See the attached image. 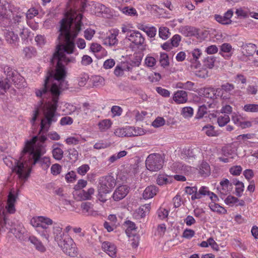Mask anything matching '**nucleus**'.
I'll list each match as a JSON object with an SVG mask.
<instances>
[{"mask_svg":"<svg viewBox=\"0 0 258 258\" xmlns=\"http://www.w3.org/2000/svg\"><path fill=\"white\" fill-rule=\"evenodd\" d=\"M180 40L181 37L179 35L176 34L173 36L170 41L173 46L177 47Z\"/></svg>","mask_w":258,"mask_h":258,"instance_id":"e2e57ef3","label":"nucleus"},{"mask_svg":"<svg viewBox=\"0 0 258 258\" xmlns=\"http://www.w3.org/2000/svg\"><path fill=\"white\" fill-rule=\"evenodd\" d=\"M173 99L177 104L185 103L187 100V93L183 90L177 91L174 93Z\"/></svg>","mask_w":258,"mask_h":258,"instance_id":"aec40b11","label":"nucleus"},{"mask_svg":"<svg viewBox=\"0 0 258 258\" xmlns=\"http://www.w3.org/2000/svg\"><path fill=\"white\" fill-rule=\"evenodd\" d=\"M61 170V166L58 164H54L51 166V173L53 175H57L59 174Z\"/></svg>","mask_w":258,"mask_h":258,"instance_id":"8fccbe9b","label":"nucleus"},{"mask_svg":"<svg viewBox=\"0 0 258 258\" xmlns=\"http://www.w3.org/2000/svg\"><path fill=\"white\" fill-rule=\"evenodd\" d=\"M223 152L224 153V155L225 157H220L218 158V160L220 161L223 162L224 163H227L229 162L230 159H233V156H231L232 155L231 153H226V149H223Z\"/></svg>","mask_w":258,"mask_h":258,"instance_id":"de8ad7c7","label":"nucleus"},{"mask_svg":"<svg viewBox=\"0 0 258 258\" xmlns=\"http://www.w3.org/2000/svg\"><path fill=\"white\" fill-rule=\"evenodd\" d=\"M242 168L240 166H235L231 167L230 169V173L234 175H239L241 173Z\"/></svg>","mask_w":258,"mask_h":258,"instance_id":"680f3d73","label":"nucleus"},{"mask_svg":"<svg viewBox=\"0 0 258 258\" xmlns=\"http://www.w3.org/2000/svg\"><path fill=\"white\" fill-rule=\"evenodd\" d=\"M256 47V45L252 43H249L246 45L243 48L246 51L245 54L248 56L252 55L255 51Z\"/></svg>","mask_w":258,"mask_h":258,"instance_id":"a19ab883","label":"nucleus"},{"mask_svg":"<svg viewBox=\"0 0 258 258\" xmlns=\"http://www.w3.org/2000/svg\"><path fill=\"white\" fill-rule=\"evenodd\" d=\"M87 184V181L84 179H80L78 180L77 184L74 186V189L76 190H80L85 187Z\"/></svg>","mask_w":258,"mask_h":258,"instance_id":"603ef678","label":"nucleus"},{"mask_svg":"<svg viewBox=\"0 0 258 258\" xmlns=\"http://www.w3.org/2000/svg\"><path fill=\"white\" fill-rule=\"evenodd\" d=\"M83 195L82 196V199L84 200H90L91 199V196L94 193V189L93 188H90L88 189L87 191H85L83 190L81 191ZM81 194V193H80Z\"/></svg>","mask_w":258,"mask_h":258,"instance_id":"79ce46f5","label":"nucleus"},{"mask_svg":"<svg viewBox=\"0 0 258 258\" xmlns=\"http://www.w3.org/2000/svg\"><path fill=\"white\" fill-rule=\"evenodd\" d=\"M8 229H10L15 236L20 241H25L27 239L26 229L22 225L20 224H14L12 222V226Z\"/></svg>","mask_w":258,"mask_h":258,"instance_id":"9d476101","label":"nucleus"},{"mask_svg":"<svg viewBox=\"0 0 258 258\" xmlns=\"http://www.w3.org/2000/svg\"><path fill=\"white\" fill-rule=\"evenodd\" d=\"M10 79H8V73L6 74V78L0 81V89L6 92L11 87Z\"/></svg>","mask_w":258,"mask_h":258,"instance_id":"f704fd0d","label":"nucleus"},{"mask_svg":"<svg viewBox=\"0 0 258 258\" xmlns=\"http://www.w3.org/2000/svg\"><path fill=\"white\" fill-rule=\"evenodd\" d=\"M231 184H230L229 181L227 179L220 182V187H218L219 189L221 194L224 195H227L231 190Z\"/></svg>","mask_w":258,"mask_h":258,"instance_id":"4be33fe9","label":"nucleus"},{"mask_svg":"<svg viewBox=\"0 0 258 258\" xmlns=\"http://www.w3.org/2000/svg\"><path fill=\"white\" fill-rule=\"evenodd\" d=\"M23 53L27 58H31L34 55L33 48L32 47H26L23 49Z\"/></svg>","mask_w":258,"mask_h":258,"instance_id":"bf43d9fd","label":"nucleus"},{"mask_svg":"<svg viewBox=\"0 0 258 258\" xmlns=\"http://www.w3.org/2000/svg\"><path fill=\"white\" fill-rule=\"evenodd\" d=\"M202 131L209 137H214L217 136V133L214 130V127L213 125H205L203 127Z\"/></svg>","mask_w":258,"mask_h":258,"instance_id":"473e14b6","label":"nucleus"},{"mask_svg":"<svg viewBox=\"0 0 258 258\" xmlns=\"http://www.w3.org/2000/svg\"><path fill=\"white\" fill-rule=\"evenodd\" d=\"M31 224L37 229V231L40 235L49 241V226L53 224V221L49 218L39 216L33 218L31 220Z\"/></svg>","mask_w":258,"mask_h":258,"instance_id":"7ed1b4c3","label":"nucleus"},{"mask_svg":"<svg viewBox=\"0 0 258 258\" xmlns=\"http://www.w3.org/2000/svg\"><path fill=\"white\" fill-rule=\"evenodd\" d=\"M117 178L111 175H107L102 177L99 180V185L98 186V195L99 200L104 202L106 200H101L104 194L109 192L116 184Z\"/></svg>","mask_w":258,"mask_h":258,"instance_id":"20e7f679","label":"nucleus"},{"mask_svg":"<svg viewBox=\"0 0 258 258\" xmlns=\"http://www.w3.org/2000/svg\"><path fill=\"white\" fill-rule=\"evenodd\" d=\"M88 7H90V11H92L98 16L101 14H105L107 16L110 15L109 8L102 4L92 1L89 3H86L83 5L84 8H87Z\"/></svg>","mask_w":258,"mask_h":258,"instance_id":"0eeeda50","label":"nucleus"},{"mask_svg":"<svg viewBox=\"0 0 258 258\" xmlns=\"http://www.w3.org/2000/svg\"><path fill=\"white\" fill-rule=\"evenodd\" d=\"M194 113L193 109L190 107H185L182 108V114L185 117H190Z\"/></svg>","mask_w":258,"mask_h":258,"instance_id":"49530a36","label":"nucleus"},{"mask_svg":"<svg viewBox=\"0 0 258 258\" xmlns=\"http://www.w3.org/2000/svg\"><path fill=\"white\" fill-rule=\"evenodd\" d=\"M218 51V48L215 45H212L208 47L206 49V51L208 54H213L217 53Z\"/></svg>","mask_w":258,"mask_h":258,"instance_id":"774afa93","label":"nucleus"},{"mask_svg":"<svg viewBox=\"0 0 258 258\" xmlns=\"http://www.w3.org/2000/svg\"><path fill=\"white\" fill-rule=\"evenodd\" d=\"M190 53L192 56V58L191 60L190 67L192 69H198L200 67L201 64L198 59L202 55L201 50L198 48L195 49Z\"/></svg>","mask_w":258,"mask_h":258,"instance_id":"dca6fc26","label":"nucleus"},{"mask_svg":"<svg viewBox=\"0 0 258 258\" xmlns=\"http://www.w3.org/2000/svg\"><path fill=\"white\" fill-rule=\"evenodd\" d=\"M119 33L118 30H114L112 32H110L107 34L103 39V44L105 45L109 46H116L118 43V40L117 38Z\"/></svg>","mask_w":258,"mask_h":258,"instance_id":"ddd939ff","label":"nucleus"},{"mask_svg":"<svg viewBox=\"0 0 258 258\" xmlns=\"http://www.w3.org/2000/svg\"><path fill=\"white\" fill-rule=\"evenodd\" d=\"M29 240L35 246L37 250L41 252H43L46 250V248L42 244V242L35 236H30L29 237Z\"/></svg>","mask_w":258,"mask_h":258,"instance_id":"393cba45","label":"nucleus"},{"mask_svg":"<svg viewBox=\"0 0 258 258\" xmlns=\"http://www.w3.org/2000/svg\"><path fill=\"white\" fill-rule=\"evenodd\" d=\"M66 78L64 73L61 76L47 75L43 87L36 90L35 93L37 97L45 98L50 93L53 97L51 101L43 106L44 118L41 121V128L39 132V134L41 135L39 141L37 136H35L30 141H26L19 160H16L14 165L11 167L12 171L16 173L22 181H25L29 177L30 165L39 163L42 166L44 165V167L47 169L50 165L49 157L41 158V155L45 153L42 144L47 140V137L43 134L47 133L51 123L56 121L55 115L58 96L62 91L68 87Z\"/></svg>","mask_w":258,"mask_h":258,"instance_id":"f257e3e1","label":"nucleus"},{"mask_svg":"<svg viewBox=\"0 0 258 258\" xmlns=\"http://www.w3.org/2000/svg\"><path fill=\"white\" fill-rule=\"evenodd\" d=\"M90 167L87 164H84L78 168V173L82 175H85L89 170Z\"/></svg>","mask_w":258,"mask_h":258,"instance_id":"6e6d98bb","label":"nucleus"},{"mask_svg":"<svg viewBox=\"0 0 258 258\" xmlns=\"http://www.w3.org/2000/svg\"><path fill=\"white\" fill-rule=\"evenodd\" d=\"M58 245L67 254L74 256L76 253L75 244L73 239L69 235H66L63 239L59 241Z\"/></svg>","mask_w":258,"mask_h":258,"instance_id":"423d86ee","label":"nucleus"},{"mask_svg":"<svg viewBox=\"0 0 258 258\" xmlns=\"http://www.w3.org/2000/svg\"><path fill=\"white\" fill-rule=\"evenodd\" d=\"M78 1L69 0L67 4L70 10L66 13V17L60 22V33L58 36L59 43L51 58V63L53 64L56 63V68L54 71L49 72L47 75L61 76L64 73L66 77L67 71L64 64H68L74 60V58L67 57L65 53L72 54L74 52L75 48L74 39L82 25V14L74 12L72 8Z\"/></svg>","mask_w":258,"mask_h":258,"instance_id":"f03ea898","label":"nucleus"},{"mask_svg":"<svg viewBox=\"0 0 258 258\" xmlns=\"http://www.w3.org/2000/svg\"><path fill=\"white\" fill-rule=\"evenodd\" d=\"M201 93L207 98H212L214 96V90L213 88H211L201 89Z\"/></svg>","mask_w":258,"mask_h":258,"instance_id":"37998d69","label":"nucleus"},{"mask_svg":"<svg viewBox=\"0 0 258 258\" xmlns=\"http://www.w3.org/2000/svg\"><path fill=\"white\" fill-rule=\"evenodd\" d=\"M23 16L21 14L19 15L16 14L15 17L14 16V24L13 26V28L17 32L20 31L19 34L21 36L24 34L25 30L24 26V22L22 20V17H23Z\"/></svg>","mask_w":258,"mask_h":258,"instance_id":"2eb2a0df","label":"nucleus"},{"mask_svg":"<svg viewBox=\"0 0 258 258\" xmlns=\"http://www.w3.org/2000/svg\"><path fill=\"white\" fill-rule=\"evenodd\" d=\"M82 213L87 216L93 215L95 212L93 210L92 205L89 202L82 203L81 205Z\"/></svg>","mask_w":258,"mask_h":258,"instance_id":"b1692460","label":"nucleus"},{"mask_svg":"<svg viewBox=\"0 0 258 258\" xmlns=\"http://www.w3.org/2000/svg\"><path fill=\"white\" fill-rule=\"evenodd\" d=\"M17 198L18 195L15 193L14 189H11L8 196L7 202L6 206L7 212L9 214H14L15 212L16 209L15 204L16 202V199Z\"/></svg>","mask_w":258,"mask_h":258,"instance_id":"f8f14e48","label":"nucleus"},{"mask_svg":"<svg viewBox=\"0 0 258 258\" xmlns=\"http://www.w3.org/2000/svg\"><path fill=\"white\" fill-rule=\"evenodd\" d=\"M231 49H232V46L229 43H225L222 44L220 46V50L221 51H222L223 52H226V53L230 52L231 51Z\"/></svg>","mask_w":258,"mask_h":258,"instance_id":"69168bd1","label":"nucleus"},{"mask_svg":"<svg viewBox=\"0 0 258 258\" xmlns=\"http://www.w3.org/2000/svg\"><path fill=\"white\" fill-rule=\"evenodd\" d=\"M129 190L130 188L127 185H120L115 189L112 197L114 201H119L125 197Z\"/></svg>","mask_w":258,"mask_h":258,"instance_id":"4468645a","label":"nucleus"},{"mask_svg":"<svg viewBox=\"0 0 258 258\" xmlns=\"http://www.w3.org/2000/svg\"><path fill=\"white\" fill-rule=\"evenodd\" d=\"M116 8L120 11L123 14L127 16H135L137 15V11L135 9L129 7H116Z\"/></svg>","mask_w":258,"mask_h":258,"instance_id":"bb28decb","label":"nucleus"},{"mask_svg":"<svg viewBox=\"0 0 258 258\" xmlns=\"http://www.w3.org/2000/svg\"><path fill=\"white\" fill-rule=\"evenodd\" d=\"M200 194H202V196L208 195L213 201H216L218 199L217 196L212 192H211L206 186H202L200 188Z\"/></svg>","mask_w":258,"mask_h":258,"instance_id":"c756f323","label":"nucleus"},{"mask_svg":"<svg viewBox=\"0 0 258 258\" xmlns=\"http://www.w3.org/2000/svg\"><path fill=\"white\" fill-rule=\"evenodd\" d=\"M53 234L55 241L57 243L61 241L66 235L62 231V228L58 226H54L53 227Z\"/></svg>","mask_w":258,"mask_h":258,"instance_id":"5701e85b","label":"nucleus"},{"mask_svg":"<svg viewBox=\"0 0 258 258\" xmlns=\"http://www.w3.org/2000/svg\"><path fill=\"white\" fill-rule=\"evenodd\" d=\"M230 121L228 115L222 113L217 118V122L220 126H224Z\"/></svg>","mask_w":258,"mask_h":258,"instance_id":"2f4dec72","label":"nucleus"},{"mask_svg":"<svg viewBox=\"0 0 258 258\" xmlns=\"http://www.w3.org/2000/svg\"><path fill=\"white\" fill-rule=\"evenodd\" d=\"M165 124V120L162 117H157L153 122L152 125L155 127H158Z\"/></svg>","mask_w":258,"mask_h":258,"instance_id":"4d7b16f0","label":"nucleus"},{"mask_svg":"<svg viewBox=\"0 0 258 258\" xmlns=\"http://www.w3.org/2000/svg\"><path fill=\"white\" fill-rule=\"evenodd\" d=\"M110 146V143L104 142L103 141H100L96 143L94 145V148L96 149L100 150L102 149H105Z\"/></svg>","mask_w":258,"mask_h":258,"instance_id":"5fc2aeb1","label":"nucleus"},{"mask_svg":"<svg viewBox=\"0 0 258 258\" xmlns=\"http://www.w3.org/2000/svg\"><path fill=\"white\" fill-rule=\"evenodd\" d=\"M163 159L159 154H151L146 160V168L151 171H157L163 167Z\"/></svg>","mask_w":258,"mask_h":258,"instance_id":"39448f33","label":"nucleus"},{"mask_svg":"<svg viewBox=\"0 0 258 258\" xmlns=\"http://www.w3.org/2000/svg\"><path fill=\"white\" fill-rule=\"evenodd\" d=\"M56 145H60V144L56 143L52 146V154L55 159L60 160L63 157V152L60 148L56 147Z\"/></svg>","mask_w":258,"mask_h":258,"instance_id":"a878e982","label":"nucleus"},{"mask_svg":"<svg viewBox=\"0 0 258 258\" xmlns=\"http://www.w3.org/2000/svg\"><path fill=\"white\" fill-rule=\"evenodd\" d=\"M195 234V231L191 229H186L183 232L182 236L187 239L192 237Z\"/></svg>","mask_w":258,"mask_h":258,"instance_id":"13d9d810","label":"nucleus"},{"mask_svg":"<svg viewBox=\"0 0 258 258\" xmlns=\"http://www.w3.org/2000/svg\"><path fill=\"white\" fill-rule=\"evenodd\" d=\"M235 88L234 85L232 84H230L229 83H226L224 84H223L221 86V89L226 92L230 93L232 91H233Z\"/></svg>","mask_w":258,"mask_h":258,"instance_id":"3c124183","label":"nucleus"},{"mask_svg":"<svg viewBox=\"0 0 258 258\" xmlns=\"http://www.w3.org/2000/svg\"><path fill=\"white\" fill-rule=\"evenodd\" d=\"M150 209V204H145L141 206L138 210V214L141 217H144L148 214Z\"/></svg>","mask_w":258,"mask_h":258,"instance_id":"4c0bfd02","label":"nucleus"},{"mask_svg":"<svg viewBox=\"0 0 258 258\" xmlns=\"http://www.w3.org/2000/svg\"><path fill=\"white\" fill-rule=\"evenodd\" d=\"M17 10L18 9L14 5L7 2L1 3V0H0V17H11L10 13H12L14 15V13L17 12Z\"/></svg>","mask_w":258,"mask_h":258,"instance_id":"9b49d317","label":"nucleus"},{"mask_svg":"<svg viewBox=\"0 0 258 258\" xmlns=\"http://www.w3.org/2000/svg\"><path fill=\"white\" fill-rule=\"evenodd\" d=\"M159 191V189L155 185L147 186L143 193V197L144 199H149L153 198Z\"/></svg>","mask_w":258,"mask_h":258,"instance_id":"a211bd4d","label":"nucleus"},{"mask_svg":"<svg viewBox=\"0 0 258 258\" xmlns=\"http://www.w3.org/2000/svg\"><path fill=\"white\" fill-rule=\"evenodd\" d=\"M115 63V61L113 59H108L104 61L103 67L105 69H109L114 67Z\"/></svg>","mask_w":258,"mask_h":258,"instance_id":"052dcab7","label":"nucleus"},{"mask_svg":"<svg viewBox=\"0 0 258 258\" xmlns=\"http://www.w3.org/2000/svg\"><path fill=\"white\" fill-rule=\"evenodd\" d=\"M200 173L203 176H207L210 173V167L206 162H203L200 167Z\"/></svg>","mask_w":258,"mask_h":258,"instance_id":"7c9ffc66","label":"nucleus"},{"mask_svg":"<svg viewBox=\"0 0 258 258\" xmlns=\"http://www.w3.org/2000/svg\"><path fill=\"white\" fill-rule=\"evenodd\" d=\"M209 207L211 210L214 212H217L219 213H224L226 212V210L224 208L214 202L210 203Z\"/></svg>","mask_w":258,"mask_h":258,"instance_id":"c9c22d12","label":"nucleus"},{"mask_svg":"<svg viewBox=\"0 0 258 258\" xmlns=\"http://www.w3.org/2000/svg\"><path fill=\"white\" fill-rule=\"evenodd\" d=\"M70 159L76 161L78 158V152L74 148L68 150Z\"/></svg>","mask_w":258,"mask_h":258,"instance_id":"864d4df0","label":"nucleus"},{"mask_svg":"<svg viewBox=\"0 0 258 258\" xmlns=\"http://www.w3.org/2000/svg\"><path fill=\"white\" fill-rule=\"evenodd\" d=\"M207 113V108L205 105H202L199 107L198 112L197 113V118H201L203 117V116Z\"/></svg>","mask_w":258,"mask_h":258,"instance_id":"0e129e2a","label":"nucleus"},{"mask_svg":"<svg viewBox=\"0 0 258 258\" xmlns=\"http://www.w3.org/2000/svg\"><path fill=\"white\" fill-rule=\"evenodd\" d=\"M160 63L161 66L165 67L169 66V62L168 60V56L167 54L165 53H161L160 57Z\"/></svg>","mask_w":258,"mask_h":258,"instance_id":"c03bdc74","label":"nucleus"},{"mask_svg":"<svg viewBox=\"0 0 258 258\" xmlns=\"http://www.w3.org/2000/svg\"><path fill=\"white\" fill-rule=\"evenodd\" d=\"M170 34L169 30L167 27H161L159 28V35L162 39H167L169 37Z\"/></svg>","mask_w":258,"mask_h":258,"instance_id":"72a5a7b5","label":"nucleus"},{"mask_svg":"<svg viewBox=\"0 0 258 258\" xmlns=\"http://www.w3.org/2000/svg\"><path fill=\"white\" fill-rule=\"evenodd\" d=\"M180 31L185 36H194L197 33L196 30L194 27L188 26L181 28Z\"/></svg>","mask_w":258,"mask_h":258,"instance_id":"cd10ccee","label":"nucleus"},{"mask_svg":"<svg viewBox=\"0 0 258 258\" xmlns=\"http://www.w3.org/2000/svg\"><path fill=\"white\" fill-rule=\"evenodd\" d=\"M112 122L109 119H103L98 123L99 129L100 132H104L110 128Z\"/></svg>","mask_w":258,"mask_h":258,"instance_id":"c85d7f7f","label":"nucleus"},{"mask_svg":"<svg viewBox=\"0 0 258 258\" xmlns=\"http://www.w3.org/2000/svg\"><path fill=\"white\" fill-rule=\"evenodd\" d=\"M215 61V57L213 56H207L204 59V65L206 67L212 69L214 66V62Z\"/></svg>","mask_w":258,"mask_h":258,"instance_id":"58836bf2","label":"nucleus"},{"mask_svg":"<svg viewBox=\"0 0 258 258\" xmlns=\"http://www.w3.org/2000/svg\"><path fill=\"white\" fill-rule=\"evenodd\" d=\"M124 132L125 137L142 136L145 134V132L142 128L133 126L124 127Z\"/></svg>","mask_w":258,"mask_h":258,"instance_id":"f3484780","label":"nucleus"},{"mask_svg":"<svg viewBox=\"0 0 258 258\" xmlns=\"http://www.w3.org/2000/svg\"><path fill=\"white\" fill-rule=\"evenodd\" d=\"M170 182L167 176L164 174L159 175L157 179V183L159 185L166 184Z\"/></svg>","mask_w":258,"mask_h":258,"instance_id":"ea45409f","label":"nucleus"},{"mask_svg":"<svg viewBox=\"0 0 258 258\" xmlns=\"http://www.w3.org/2000/svg\"><path fill=\"white\" fill-rule=\"evenodd\" d=\"M243 110L246 112H257L258 104H247L243 107Z\"/></svg>","mask_w":258,"mask_h":258,"instance_id":"e433bc0d","label":"nucleus"},{"mask_svg":"<svg viewBox=\"0 0 258 258\" xmlns=\"http://www.w3.org/2000/svg\"><path fill=\"white\" fill-rule=\"evenodd\" d=\"M5 38L8 43L14 46L17 45L19 39L18 35L11 31H7L5 33Z\"/></svg>","mask_w":258,"mask_h":258,"instance_id":"412c9836","label":"nucleus"},{"mask_svg":"<svg viewBox=\"0 0 258 258\" xmlns=\"http://www.w3.org/2000/svg\"><path fill=\"white\" fill-rule=\"evenodd\" d=\"M215 19L218 22L222 24L226 25L229 24L231 23V20H228L224 17V16H222L219 15H215Z\"/></svg>","mask_w":258,"mask_h":258,"instance_id":"09e8293b","label":"nucleus"},{"mask_svg":"<svg viewBox=\"0 0 258 258\" xmlns=\"http://www.w3.org/2000/svg\"><path fill=\"white\" fill-rule=\"evenodd\" d=\"M35 40L37 42V44L40 46L44 45L46 43V40L44 36L42 35H37L35 37Z\"/></svg>","mask_w":258,"mask_h":258,"instance_id":"338daca9","label":"nucleus"},{"mask_svg":"<svg viewBox=\"0 0 258 258\" xmlns=\"http://www.w3.org/2000/svg\"><path fill=\"white\" fill-rule=\"evenodd\" d=\"M7 72L8 79H10V80L16 88L21 89L26 86V83L24 78L18 72H14L12 70Z\"/></svg>","mask_w":258,"mask_h":258,"instance_id":"1a4fd4ad","label":"nucleus"},{"mask_svg":"<svg viewBox=\"0 0 258 258\" xmlns=\"http://www.w3.org/2000/svg\"><path fill=\"white\" fill-rule=\"evenodd\" d=\"M102 248L111 257L115 256L116 249L114 244L108 241H105L102 244Z\"/></svg>","mask_w":258,"mask_h":258,"instance_id":"6ab92c4d","label":"nucleus"},{"mask_svg":"<svg viewBox=\"0 0 258 258\" xmlns=\"http://www.w3.org/2000/svg\"><path fill=\"white\" fill-rule=\"evenodd\" d=\"M233 183L236 186V193L238 197H240L242 192L243 191L244 184L242 182L239 181H237L235 183L234 181Z\"/></svg>","mask_w":258,"mask_h":258,"instance_id":"a18cd8bd","label":"nucleus"},{"mask_svg":"<svg viewBox=\"0 0 258 258\" xmlns=\"http://www.w3.org/2000/svg\"><path fill=\"white\" fill-rule=\"evenodd\" d=\"M125 38L138 46H142L145 42V38L138 31L129 30Z\"/></svg>","mask_w":258,"mask_h":258,"instance_id":"6e6552de","label":"nucleus"}]
</instances>
